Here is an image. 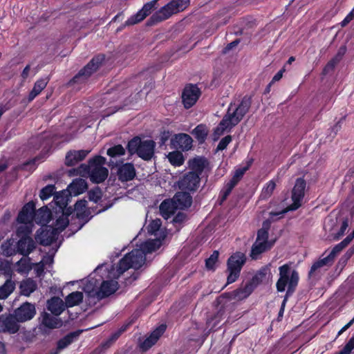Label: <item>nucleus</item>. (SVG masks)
Segmentation results:
<instances>
[{"instance_id":"nucleus-1","label":"nucleus","mask_w":354,"mask_h":354,"mask_svg":"<svg viewBox=\"0 0 354 354\" xmlns=\"http://www.w3.org/2000/svg\"><path fill=\"white\" fill-rule=\"evenodd\" d=\"M156 142L153 140H142L139 136L131 139L127 145L130 155L137 154L145 161H149L154 156Z\"/></svg>"},{"instance_id":"nucleus-2","label":"nucleus","mask_w":354,"mask_h":354,"mask_svg":"<svg viewBox=\"0 0 354 354\" xmlns=\"http://www.w3.org/2000/svg\"><path fill=\"white\" fill-rule=\"evenodd\" d=\"M279 278L276 283L277 290L283 292L287 290L288 295L295 292L299 283V273L295 270H292L288 264H284L279 268Z\"/></svg>"},{"instance_id":"nucleus-3","label":"nucleus","mask_w":354,"mask_h":354,"mask_svg":"<svg viewBox=\"0 0 354 354\" xmlns=\"http://www.w3.org/2000/svg\"><path fill=\"white\" fill-rule=\"evenodd\" d=\"M246 260L245 254L241 252H236L228 258L226 270L228 275L226 285L232 283L239 279Z\"/></svg>"},{"instance_id":"nucleus-4","label":"nucleus","mask_w":354,"mask_h":354,"mask_svg":"<svg viewBox=\"0 0 354 354\" xmlns=\"http://www.w3.org/2000/svg\"><path fill=\"white\" fill-rule=\"evenodd\" d=\"M105 60L103 54L94 56L68 82L69 85L85 82L95 73Z\"/></svg>"},{"instance_id":"nucleus-5","label":"nucleus","mask_w":354,"mask_h":354,"mask_svg":"<svg viewBox=\"0 0 354 354\" xmlns=\"http://www.w3.org/2000/svg\"><path fill=\"white\" fill-rule=\"evenodd\" d=\"M105 162L106 158L99 155L89 159V164L92 165L89 178L92 183L96 184L102 183L108 177L109 170L103 167Z\"/></svg>"},{"instance_id":"nucleus-6","label":"nucleus","mask_w":354,"mask_h":354,"mask_svg":"<svg viewBox=\"0 0 354 354\" xmlns=\"http://www.w3.org/2000/svg\"><path fill=\"white\" fill-rule=\"evenodd\" d=\"M306 187V182L303 178L296 179L291 193L292 203L289 205V210L294 211L301 206L305 195Z\"/></svg>"},{"instance_id":"nucleus-7","label":"nucleus","mask_w":354,"mask_h":354,"mask_svg":"<svg viewBox=\"0 0 354 354\" xmlns=\"http://www.w3.org/2000/svg\"><path fill=\"white\" fill-rule=\"evenodd\" d=\"M189 172L196 174L199 177H208V174L211 170L209 160L204 156H196L191 158L187 162Z\"/></svg>"},{"instance_id":"nucleus-8","label":"nucleus","mask_w":354,"mask_h":354,"mask_svg":"<svg viewBox=\"0 0 354 354\" xmlns=\"http://www.w3.org/2000/svg\"><path fill=\"white\" fill-rule=\"evenodd\" d=\"M196 174L187 171L184 174L178 182L180 190L195 193L200 187L201 179Z\"/></svg>"},{"instance_id":"nucleus-9","label":"nucleus","mask_w":354,"mask_h":354,"mask_svg":"<svg viewBox=\"0 0 354 354\" xmlns=\"http://www.w3.org/2000/svg\"><path fill=\"white\" fill-rule=\"evenodd\" d=\"M201 91L196 84H187L182 92V102L185 109L192 107L198 101Z\"/></svg>"},{"instance_id":"nucleus-10","label":"nucleus","mask_w":354,"mask_h":354,"mask_svg":"<svg viewBox=\"0 0 354 354\" xmlns=\"http://www.w3.org/2000/svg\"><path fill=\"white\" fill-rule=\"evenodd\" d=\"M57 235L56 230H53L52 225H46L37 230L35 238L39 244L48 246L57 240Z\"/></svg>"},{"instance_id":"nucleus-11","label":"nucleus","mask_w":354,"mask_h":354,"mask_svg":"<svg viewBox=\"0 0 354 354\" xmlns=\"http://www.w3.org/2000/svg\"><path fill=\"white\" fill-rule=\"evenodd\" d=\"M166 329L165 325H160L159 327L152 331L145 339H139L138 347L142 353L149 351L153 345L156 344L160 337L163 335Z\"/></svg>"},{"instance_id":"nucleus-12","label":"nucleus","mask_w":354,"mask_h":354,"mask_svg":"<svg viewBox=\"0 0 354 354\" xmlns=\"http://www.w3.org/2000/svg\"><path fill=\"white\" fill-rule=\"evenodd\" d=\"M13 314L19 323L31 320L36 315L35 304L26 301L14 310Z\"/></svg>"},{"instance_id":"nucleus-13","label":"nucleus","mask_w":354,"mask_h":354,"mask_svg":"<svg viewBox=\"0 0 354 354\" xmlns=\"http://www.w3.org/2000/svg\"><path fill=\"white\" fill-rule=\"evenodd\" d=\"M171 147L181 151H188L193 147V139L187 133L175 134L171 139Z\"/></svg>"},{"instance_id":"nucleus-14","label":"nucleus","mask_w":354,"mask_h":354,"mask_svg":"<svg viewBox=\"0 0 354 354\" xmlns=\"http://www.w3.org/2000/svg\"><path fill=\"white\" fill-rule=\"evenodd\" d=\"M158 1V0H153L144 4L142 9L125 21L124 26H133L144 20L156 8Z\"/></svg>"},{"instance_id":"nucleus-15","label":"nucleus","mask_w":354,"mask_h":354,"mask_svg":"<svg viewBox=\"0 0 354 354\" xmlns=\"http://www.w3.org/2000/svg\"><path fill=\"white\" fill-rule=\"evenodd\" d=\"M35 203L31 201L26 203L19 211L17 221L21 224L31 223L35 221Z\"/></svg>"},{"instance_id":"nucleus-16","label":"nucleus","mask_w":354,"mask_h":354,"mask_svg":"<svg viewBox=\"0 0 354 354\" xmlns=\"http://www.w3.org/2000/svg\"><path fill=\"white\" fill-rule=\"evenodd\" d=\"M176 13V12L174 7L169 5V2L165 6L160 8L158 11L151 15L147 21V24L149 26L156 24L169 19L172 15Z\"/></svg>"},{"instance_id":"nucleus-17","label":"nucleus","mask_w":354,"mask_h":354,"mask_svg":"<svg viewBox=\"0 0 354 354\" xmlns=\"http://www.w3.org/2000/svg\"><path fill=\"white\" fill-rule=\"evenodd\" d=\"M19 322L17 321L15 315L9 314L4 317H0V330L3 333L15 334L19 330Z\"/></svg>"},{"instance_id":"nucleus-18","label":"nucleus","mask_w":354,"mask_h":354,"mask_svg":"<svg viewBox=\"0 0 354 354\" xmlns=\"http://www.w3.org/2000/svg\"><path fill=\"white\" fill-rule=\"evenodd\" d=\"M36 248V243L30 236H21L17 243L18 254L27 257Z\"/></svg>"},{"instance_id":"nucleus-19","label":"nucleus","mask_w":354,"mask_h":354,"mask_svg":"<svg viewBox=\"0 0 354 354\" xmlns=\"http://www.w3.org/2000/svg\"><path fill=\"white\" fill-rule=\"evenodd\" d=\"M252 104V97L250 96L245 95L239 106L235 109V110L231 113L232 117H234L236 120L235 124H239L245 114L248 112Z\"/></svg>"},{"instance_id":"nucleus-20","label":"nucleus","mask_w":354,"mask_h":354,"mask_svg":"<svg viewBox=\"0 0 354 354\" xmlns=\"http://www.w3.org/2000/svg\"><path fill=\"white\" fill-rule=\"evenodd\" d=\"M118 290V282L113 280L104 281L99 289L95 292L98 299H102L115 293Z\"/></svg>"},{"instance_id":"nucleus-21","label":"nucleus","mask_w":354,"mask_h":354,"mask_svg":"<svg viewBox=\"0 0 354 354\" xmlns=\"http://www.w3.org/2000/svg\"><path fill=\"white\" fill-rule=\"evenodd\" d=\"M136 175V169L131 162L122 164L118 169V178L121 182L132 180Z\"/></svg>"},{"instance_id":"nucleus-22","label":"nucleus","mask_w":354,"mask_h":354,"mask_svg":"<svg viewBox=\"0 0 354 354\" xmlns=\"http://www.w3.org/2000/svg\"><path fill=\"white\" fill-rule=\"evenodd\" d=\"M88 150H70L65 157V165L67 167H73L79 162L83 160L89 153Z\"/></svg>"},{"instance_id":"nucleus-23","label":"nucleus","mask_w":354,"mask_h":354,"mask_svg":"<svg viewBox=\"0 0 354 354\" xmlns=\"http://www.w3.org/2000/svg\"><path fill=\"white\" fill-rule=\"evenodd\" d=\"M274 241H255L251 249L250 257L257 259L260 254L270 250L274 245Z\"/></svg>"},{"instance_id":"nucleus-24","label":"nucleus","mask_w":354,"mask_h":354,"mask_svg":"<svg viewBox=\"0 0 354 354\" xmlns=\"http://www.w3.org/2000/svg\"><path fill=\"white\" fill-rule=\"evenodd\" d=\"M191 194L192 193L190 192L182 190L175 194L174 201L180 208H188L192 203V196Z\"/></svg>"},{"instance_id":"nucleus-25","label":"nucleus","mask_w":354,"mask_h":354,"mask_svg":"<svg viewBox=\"0 0 354 354\" xmlns=\"http://www.w3.org/2000/svg\"><path fill=\"white\" fill-rule=\"evenodd\" d=\"M127 254L131 261L133 268L135 270H138L143 264H145L146 261V254L140 248L139 249H133Z\"/></svg>"},{"instance_id":"nucleus-26","label":"nucleus","mask_w":354,"mask_h":354,"mask_svg":"<svg viewBox=\"0 0 354 354\" xmlns=\"http://www.w3.org/2000/svg\"><path fill=\"white\" fill-rule=\"evenodd\" d=\"M65 303L58 297H53L47 301V308L55 316H59L66 308Z\"/></svg>"},{"instance_id":"nucleus-27","label":"nucleus","mask_w":354,"mask_h":354,"mask_svg":"<svg viewBox=\"0 0 354 354\" xmlns=\"http://www.w3.org/2000/svg\"><path fill=\"white\" fill-rule=\"evenodd\" d=\"M52 219L53 213L47 207L40 208L37 213L35 212V221L41 226L48 225Z\"/></svg>"},{"instance_id":"nucleus-28","label":"nucleus","mask_w":354,"mask_h":354,"mask_svg":"<svg viewBox=\"0 0 354 354\" xmlns=\"http://www.w3.org/2000/svg\"><path fill=\"white\" fill-rule=\"evenodd\" d=\"M50 79L48 77L41 78L37 80L32 88V89L29 93L28 97V102H32L37 95H39L41 92L46 88L47 86Z\"/></svg>"},{"instance_id":"nucleus-29","label":"nucleus","mask_w":354,"mask_h":354,"mask_svg":"<svg viewBox=\"0 0 354 354\" xmlns=\"http://www.w3.org/2000/svg\"><path fill=\"white\" fill-rule=\"evenodd\" d=\"M82 332V330L71 332L59 339L57 342V348L58 350L62 351L71 344L80 336Z\"/></svg>"},{"instance_id":"nucleus-30","label":"nucleus","mask_w":354,"mask_h":354,"mask_svg":"<svg viewBox=\"0 0 354 354\" xmlns=\"http://www.w3.org/2000/svg\"><path fill=\"white\" fill-rule=\"evenodd\" d=\"M176 207L174 201L165 200L160 203L159 209L162 217L167 219L174 214Z\"/></svg>"},{"instance_id":"nucleus-31","label":"nucleus","mask_w":354,"mask_h":354,"mask_svg":"<svg viewBox=\"0 0 354 354\" xmlns=\"http://www.w3.org/2000/svg\"><path fill=\"white\" fill-rule=\"evenodd\" d=\"M192 135L194 136L198 144H203L208 136L209 129L206 124H199L192 131Z\"/></svg>"},{"instance_id":"nucleus-32","label":"nucleus","mask_w":354,"mask_h":354,"mask_svg":"<svg viewBox=\"0 0 354 354\" xmlns=\"http://www.w3.org/2000/svg\"><path fill=\"white\" fill-rule=\"evenodd\" d=\"M253 162L254 159L252 158H248L245 160V166L236 169L233 176L230 180L235 185H237L243 178L244 174L250 168Z\"/></svg>"},{"instance_id":"nucleus-33","label":"nucleus","mask_w":354,"mask_h":354,"mask_svg":"<svg viewBox=\"0 0 354 354\" xmlns=\"http://www.w3.org/2000/svg\"><path fill=\"white\" fill-rule=\"evenodd\" d=\"M37 283L31 278L23 280L19 286L20 292L22 295L28 297L37 289Z\"/></svg>"},{"instance_id":"nucleus-34","label":"nucleus","mask_w":354,"mask_h":354,"mask_svg":"<svg viewBox=\"0 0 354 354\" xmlns=\"http://www.w3.org/2000/svg\"><path fill=\"white\" fill-rule=\"evenodd\" d=\"M41 323L45 327L50 329L57 328L62 326V322L60 319L48 313H44Z\"/></svg>"},{"instance_id":"nucleus-35","label":"nucleus","mask_w":354,"mask_h":354,"mask_svg":"<svg viewBox=\"0 0 354 354\" xmlns=\"http://www.w3.org/2000/svg\"><path fill=\"white\" fill-rule=\"evenodd\" d=\"M83 298L84 295L82 292H73L65 298V305L68 308L77 306L82 302Z\"/></svg>"},{"instance_id":"nucleus-36","label":"nucleus","mask_w":354,"mask_h":354,"mask_svg":"<svg viewBox=\"0 0 354 354\" xmlns=\"http://www.w3.org/2000/svg\"><path fill=\"white\" fill-rule=\"evenodd\" d=\"M270 274V268L269 266L261 267L257 273L252 277L251 280L257 286L265 281L267 276Z\"/></svg>"},{"instance_id":"nucleus-37","label":"nucleus","mask_w":354,"mask_h":354,"mask_svg":"<svg viewBox=\"0 0 354 354\" xmlns=\"http://www.w3.org/2000/svg\"><path fill=\"white\" fill-rule=\"evenodd\" d=\"M167 158L171 165L175 167H180L185 162V158L182 151L178 149L169 152L167 155Z\"/></svg>"},{"instance_id":"nucleus-38","label":"nucleus","mask_w":354,"mask_h":354,"mask_svg":"<svg viewBox=\"0 0 354 354\" xmlns=\"http://www.w3.org/2000/svg\"><path fill=\"white\" fill-rule=\"evenodd\" d=\"M15 283L11 279H7L5 283L0 286V299H5L15 290Z\"/></svg>"},{"instance_id":"nucleus-39","label":"nucleus","mask_w":354,"mask_h":354,"mask_svg":"<svg viewBox=\"0 0 354 354\" xmlns=\"http://www.w3.org/2000/svg\"><path fill=\"white\" fill-rule=\"evenodd\" d=\"M160 245L161 242L158 239L148 240L141 244L140 248L147 255V254L156 251L159 249Z\"/></svg>"},{"instance_id":"nucleus-40","label":"nucleus","mask_w":354,"mask_h":354,"mask_svg":"<svg viewBox=\"0 0 354 354\" xmlns=\"http://www.w3.org/2000/svg\"><path fill=\"white\" fill-rule=\"evenodd\" d=\"M236 185L229 180L227 183H226L220 191L219 195H218V203L219 205H222L224 201H225L227 198V197L231 194L232 189L235 187Z\"/></svg>"},{"instance_id":"nucleus-41","label":"nucleus","mask_w":354,"mask_h":354,"mask_svg":"<svg viewBox=\"0 0 354 354\" xmlns=\"http://www.w3.org/2000/svg\"><path fill=\"white\" fill-rule=\"evenodd\" d=\"M133 268L131 261L129 259L128 254H126L118 262L116 269V272L120 276L129 268Z\"/></svg>"},{"instance_id":"nucleus-42","label":"nucleus","mask_w":354,"mask_h":354,"mask_svg":"<svg viewBox=\"0 0 354 354\" xmlns=\"http://www.w3.org/2000/svg\"><path fill=\"white\" fill-rule=\"evenodd\" d=\"M92 168L91 164H89V160L88 161V164H81L77 168L73 169L70 171V173H73L76 176H80L82 177H86L90 175L91 170Z\"/></svg>"},{"instance_id":"nucleus-43","label":"nucleus","mask_w":354,"mask_h":354,"mask_svg":"<svg viewBox=\"0 0 354 354\" xmlns=\"http://www.w3.org/2000/svg\"><path fill=\"white\" fill-rule=\"evenodd\" d=\"M68 224V218L62 214L56 219L55 223H53V225L52 226L53 230H56V233L58 234L59 232L64 230Z\"/></svg>"},{"instance_id":"nucleus-44","label":"nucleus","mask_w":354,"mask_h":354,"mask_svg":"<svg viewBox=\"0 0 354 354\" xmlns=\"http://www.w3.org/2000/svg\"><path fill=\"white\" fill-rule=\"evenodd\" d=\"M276 187V183L273 180L268 181L263 186L261 193L260 194V198L262 200L268 199L272 194Z\"/></svg>"},{"instance_id":"nucleus-45","label":"nucleus","mask_w":354,"mask_h":354,"mask_svg":"<svg viewBox=\"0 0 354 354\" xmlns=\"http://www.w3.org/2000/svg\"><path fill=\"white\" fill-rule=\"evenodd\" d=\"M230 108L228 109L227 114L223 118V119L218 124V125H220L221 128L222 127V129H230L237 124H235L236 119L234 117H232V115L230 113Z\"/></svg>"},{"instance_id":"nucleus-46","label":"nucleus","mask_w":354,"mask_h":354,"mask_svg":"<svg viewBox=\"0 0 354 354\" xmlns=\"http://www.w3.org/2000/svg\"><path fill=\"white\" fill-rule=\"evenodd\" d=\"M1 254L5 257H12L17 253V248H13L10 241L3 242L1 245Z\"/></svg>"},{"instance_id":"nucleus-47","label":"nucleus","mask_w":354,"mask_h":354,"mask_svg":"<svg viewBox=\"0 0 354 354\" xmlns=\"http://www.w3.org/2000/svg\"><path fill=\"white\" fill-rule=\"evenodd\" d=\"M87 185L86 183L84 180H79L77 181H73L71 185L70 188L71 191L75 194H80L84 192L85 189L86 188Z\"/></svg>"},{"instance_id":"nucleus-48","label":"nucleus","mask_w":354,"mask_h":354,"mask_svg":"<svg viewBox=\"0 0 354 354\" xmlns=\"http://www.w3.org/2000/svg\"><path fill=\"white\" fill-rule=\"evenodd\" d=\"M125 149L122 145H116L110 147L107 150V155L111 158L124 156L125 154Z\"/></svg>"},{"instance_id":"nucleus-49","label":"nucleus","mask_w":354,"mask_h":354,"mask_svg":"<svg viewBox=\"0 0 354 354\" xmlns=\"http://www.w3.org/2000/svg\"><path fill=\"white\" fill-rule=\"evenodd\" d=\"M330 262H332L328 257H326L323 259H321L317 261H315L311 266L310 270L308 272V276L311 277L314 272L318 270L319 268L327 265Z\"/></svg>"},{"instance_id":"nucleus-50","label":"nucleus","mask_w":354,"mask_h":354,"mask_svg":"<svg viewBox=\"0 0 354 354\" xmlns=\"http://www.w3.org/2000/svg\"><path fill=\"white\" fill-rule=\"evenodd\" d=\"M190 0H171L169 5L174 7L176 13L183 11L189 5Z\"/></svg>"},{"instance_id":"nucleus-51","label":"nucleus","mask_w":354,"mask_h":354,"mask_svg":"<svg viewBox=\"0 0 354 354\" xmlns=\"http://www.w3.org/2000/svg\"><path fill=\"white\" fill-rule=\"evenodd\" d=\"M75 216L77 218L83 221V223L78 227V230H80L84 226V225L88 222L93 217V216H91V212L88 209L76 212Z\"/></svg>"},{"instance_id":"nucleus-52","label":"nucleus","mask_w":354,"mask_h":354,"mask_svg":"<svg viewBox=\"0 0 354 354\" xmlns=\"http://www.w3.org/2000/svg\"><path fill=\"white\" fill-rule=\"evenodd\" d=\"M55 187L54 185H48L43 187L39 194V197L42 201H45L51 197L55 192Z\"/></svg>"},{"instance_id":"nucleus-53","label":"nucleus","mask_w":354,"mask_h":354,"mask_svg":"<svg viewBox=\"0 0 354 354\" xmlns=\"http://www.w3.org/2000/svg\"><path fill=\"white\" fill-rule=\"evenodd\" d=\"M68 201V195H65L63 192L57 193L55 196V203L60 209H64L67 206Z\"/></svg>"},{"instance_id":"nucleus-54","label":"nucleus","mask_w":354,"mask_h":354,"mask_svg":"<svg viewBox=\"0 0 354 354\" xmlns=\"http://www.w3.org/2000/svg\"><path fill=\"white\" fill-rule=\"evenodd\" d=\"M102 196V192L100 187H97L88 192V197L91 201H93L97 203L101 200Z\"/></svg>"},{"instance_id":"nucleus-55","label":"nucleus","mask_w":354,"mask_h":354,"mask_svg":"<svg viewBox=\"0 0 354 354\" xmlns=\"http://www.w3.org/2000/svg\"><path fill=\"white\" fill-rule=\"evenodd\" d=\"M219 252L214 250L209 258L205 260V266L208 270L214 269V266L218 261Z\"/></svg>"},{"instance_id":"nucleus-56","label":"nucleus","mask_w":354,"mask_h":354,"mask_svg":"<svg viewBox=\"0 0 354 354\" xmlns=\"http://www.w3.org/2000/svg\"><path fill=\"white\" fill-rule=\"evenodd\" d=\"M354 348V333L349 339L348 342L339 352L335 354H351L352 350Z\"/></svg>"},{"instance_id":"nucleus-57","label":"nucleus","mask_w":354,"mask_h":354,"mask_svg":"<svg viewBox=\"0 0 354 354\" xmlns=\"http://www.w3.org/2000/svg\"><path fill=\"white\" fill-rule=\"evenodd\" d=\"M161 226L160 219L153 220L147 226V231L149 234H153L157 232Z\"/></svg>"},{"instance_id":"nucleus-58","label":"nucleus","mask_w":354,"mask_h":354,"mask_svg":"<svg viewBox=\"0 0 354 354\" xmlns=\"http://www.w3.org/2000/svg\"><path fill=\"white\" fill-rule=\"evenodd\" d=\"M344 248H346V246L342 242L339 243L334 246L327 257L333 262L336 255L339 253Z\"/></svg>"},{"instance_id":"nucleus-59","label":"nucleus","mask_w":354,"mask_h":354,"mask_svg":"<svg viewBox=\"0 0 354 354\" xmlns=\"http://www.w3.org/2000/svg\"><path fill=\"white\" fill-rule=\"evenodd\" d=\"M256 287H257V286L254 285V283H252V281L250 279L242 288L241 291L242 293L244 294V297H248L254 291V290L255 289Z\"/></svg>"},{"instance_id":"nucleus-60","label":"nucleus","mask_w":354,"mask_h":354,"mask_svg":"<svg viewBox=\"0 0 354 354\" xmlns=\"http://www.w3.org/2000/svg\"><path fill=\"white\" fill-rule=\"evenodd\" d=\"M232 136L230 135H227L223 138L220 142H218L216 150L217 151H223L227 147V145L231 142L232 141Z\"/></svg>"},{"instance_id":"nucleus-61","label":"nucleus","mask_w":354,"mask_h":354,"mask_svg":"<svg viewBox=\"0 0 354 354\" xmlns=\"http://www.w3.org/2000/svg\"><path fill=\"white\" fill-rule=\"evenodd\" d=\"M255 241H268V230L264 227L257 231V236Z\"/></svg>"},{"instance_id":"nucleus-62","label":"nucleus","mask_w":354,"mask_h":354,"mask_svg":"<svg viewBox=\"0 0 354 354\" xmlns=\"http://www.w3.org/2000/svg\"><path fill=\"white\" fill-rule=\"evenodd\" d=\"M338 62V59L336 58H333L330 60L326 65L323 68L322 73L324 75L328 74L330 71H333L335 67L336 64Z\"/></svg>"},{"instance_id":"nucleus-63","label":"nucleus","mask_w":354,"mask_h":354,"mask_svg":"<svg viewBox=\"0 0 354 354\" xmlns=\"http://www.w3.org/2000/svg\"><path fill=\"white\" fill-rule=\"evenodd\" d=\"M31 230L27 226H20L17 230V234L19 237L21 236H30Z\"/></svg>"},{"instance_id":"nucleus-64","label":"nucleus","mask_w":354,"mask_h":354,"mask_svg":"<svg viewBox=\"0 0 354 354\" xmlns=\"http://www.w3.org/2000/svg\"><path fill=\"white\" fill-rule=\"evenodd\" d=\"M86 205L87 201L86 200L77 201L74 205V209L75 211V213L87 209Z\"/></svg>"}]
</instances>
